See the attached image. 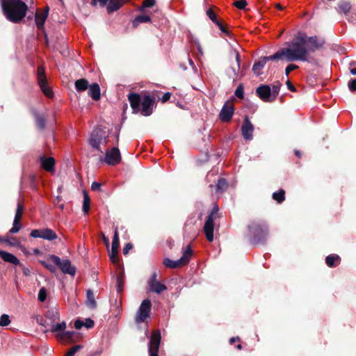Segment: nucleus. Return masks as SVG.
Instances as JSON below:
<instances>
[{"instance_id":"obj_50","label":"nucleus","mask_w":356,"mask_h":356,"mask_svg":"<svg viewBox=\"0 0 356 356\" xmlns=\"http://www.w3.org/2000/svg\"><path fill=\"white\" fill-rule=\"evenodd\" d=\"M348 86L350 91H356V79H350L348 82Z\"/></svg>"},{"instance_id":"obj_3","label":"nucleus","mask_w":356,"mask_h":356,"mask_svg":"<svg viewBox=\"0 0 356 356\" xmlns=\"http://www.w3.org/2000/svg\"><path fill=\"white\" fill-rule=\"evenodd\" d=\"M225 74L233 82L241 79L245 74L241 69V57L236 49L229 52V66L225 69Z\"/></svg>"},{"instance_id":"obj_34","label":"nucleus","mask_w":356,"mask_h":356,"mask_svg":"<svg viewBox=\"0 0 356 356\" xmlns=\"http://www.w3.org/2000/svg\"><path fill=\"white\" fill-rule=\"evenodd\" d=\"M86 297H87V305L90 306L91 308H95L97 305L96 301L95 299V296L91 289H88L86 291Z\"/></svg>"},{"instance_id":"obj_6","label":"nucleus","mask_w":356,"mask_h":356,"mask_svg":"<svg viewBox=\"0 0 356 356\" xmlns=\"http://www.w3.org/2000/svg\"><path fill=\"white\" fill-rule=\"evenodd\" d=\"M191 254L192 249L190 245H187L185 250L183 251V255L180 259L177 260H172L169 258H165L163 259V264L167 268H177L188 263Z\"/></svg>"},{"instance_id":"obj_7","label":"nucleus","mask_w":356,"mask_h":356,"mask_svg":"<svg viewBox=\"0 0 356 356\" xmlns=\"http://www.w3.org/2000/svg\"><path fill=\"white\" fill-rule=\"evenodd\" d=\"M49 259L56 266L59 267L60 270L64 274H69L74 276L76 273L75 266L71 264V262L68 259L61 260L60 257L56 255L51 254L49 257Z\"/></svg>"},{"instance_id":"obj_53","label":"nucleus","mask_w":356,"mask_h":356,"mask_svg":"<svg viewBox=\"0 0 356 356\" xmlns=\"http://www.w3.org/2000/svg\"><path fill=\"white\" fill-rule=\"evenodd\" d=\"M6 243L10 246H17L18 245V241L15 238H6Z\"/></svg>"},{"instance_id":"obj_60","label":"nucleus","mask_w":356,"mask_h":356,"mask_svg":"<svg viewBox=\"0 0 356 356\" xmlns=\"http://www.w3.org/2000/svg\"><path fill=\"white\" fill-rule=\"evenodd\" d=\"M218 27L219 28V29L223 32V33H225L227 34H228V31L226 30V29L223 26L222 24L220 22V21H216V22L215 23Z\"/></svg>"},{"instance_id":"obj_13","label":"nucleus","mask_w":356,"mask_h":356,"mask_svg":"<svg viewBox=\"0 0 356 356\" xmlns=\"http://www.w3.org/2000/svg\"><path fill=\"white\" fill-rule=\"evenodd\" d=\"M270 60L289 62V44L280 49L273 55L268 56Z\"/></svg>"},{"instance_id":"obj_35","label":"nucleus","mask_w":356,"mask_h":356,"mask_svg":"<svg viewBox=\"0 0 356 356\" xmlns=\"http://www.w3.org/2000/svg\"><path fill=\"white\" fill-rule=\"evenodd\" d=\"M228 184L225 179L220 178L218 181V183L216 186V191L218 193H222L226 191L227 188Z\"/></svg>"},{"instance_id":"obj_48","label":"nucleus","mask_w":356,"mask_h":356,"mask_svg":"<svg viewBox=\"0 0 356 356\" xmlns=\"http://www.w3.org/2000/svg\"><path fill=\"white\" fill-rule=\"evenodd\" d=\"M235 95L237 97H243V87L242 84H240L235 90Z\"/></svg>"},{"instance_id":"obj_43","label":"nucleus","mask_w":356,"mask_h":356,"mask_svg":"<svg viewBox=\"0 0 356 356\" xmlns=\"http://www.w3.org/2000/svg\"><path fill=\"white\" fill-rule=\"evenodd\" d=\"M46 298H47V291L44 287H42L39 291L38 298L39 301L44 302L46 300Z\"/></svg>"},{"instance_id":"obj_25","label":"nucleus","mask_w":356,"mask_h":356,"mask_svg":"<svg viewBox=\"0 0 356 356\" xmlns=\"http://www.w3.org/2000/svg\"><path fill=\"white\" fill-rule=\"evenodd\" d=\"M0 257L5 261L18 265L19 264V259L13 254L7 252L3 250H0Z\"/></svg>"},{"instance_id":"obj_56","label":"nucleus","mask_w":356,"mask_h":356,"mask_svg":"<svg viewBox=\"0 0 356 356\" xmlns=\"http://www.w3.org/2000/svg\"><path fill=\"white\" fill-rule=\"evenodd\" d=\"M84 326L86 328H91L94 326V321L90 318H87L84 322Z\"/></svg>"},{"instance_id":"obj_27","label":"nucleus","mask_w":356,"mask_h":356,"mask_svg":"<svg viewBox=\"0 0 356 356\" xmlns=\"http://www.w3.org/2000/svg\"><path fill=\"white\" fill-rule=\"evenodd\" d=\"M33 115L35 118V124L40 130H43L45 127L46 120L44 115L38 113L36 111H33Z\"/></svg>"},{"instance_id":"obj_39","label":"nucleus","mask_w":356,"mask_h":356,"mask_svg":"<svg viewBox=\"0 0 356 356\" xmlns=\"http://www.w3.org/2000/svg\"><path fill=\"white\" fill-rule=\"evenodd\" d=\"M10 323V317L8 314H3L0 317V327L7 326Z\"/></svg>"},{"instance_id":"obj_46","label":"nucleus","mask_w":356,"mask_h":356,"mask_svg":"<svg viewBox=\"0 0 356 356\" xmlns=\"http://www.w3.org/2000/svg\"><path fill=\"white\" fill-rule=\"evenodd\" d=\"M207 15L209 19L215 24L216 21H218L216 17V15L214 13L212 9H209L207 11Z\"/></svg>"},{"instance_id":"obj_61","label":"nucleus","mask_w":356,"mask_h":356,"mask_svg":"<svg viewBox=\"0 0 356 356\" xmlns=\"http://www.w3.org/2000/svg\"><path fill=\"white\" fill-rule=\"evenodd\" d=\"M194 42H195V45H196V47H197V50H198V52H199L201 55H202V54H203V50H202V47H201V45H200V42H199V41L196 39V40H194Z\"/></svg>"},{"instance_id":"obj_30","label":"nucleus","mask_w":356,"mask_h":356,"mask_svg":"<svg viewBox=\"0 0 356 356\" xmlns=\"http://www.w3.org/2000/svg\"><path fill=\"white\" fill-rule=\"evenodd\" d=\"M351 9V6L349 1H341L337 5V10L339 13H343L345 15L348 14Z\"/></svg>"},{"instance_id":"obj_51","label":"nucleus","mask_w":356,"mask_h":356,"mask_svg":"<svg viewBox=\"0 0 356 356\" xmlns=\"http://www.w3.org/2000/svg\"><path fill=\"white\" fill-rule=\"evenodd\" d=\"M117 254H118V250H113L111 249V252L109 256H110V259L113 263L118 262Z\"/></svg>"},{"instance_id":"obj_26","label":"nucleus","mask_w":356,"mask_h":356,"mask_svg":"<svg viewBox=\"0 0 356 356\" xmlns=\"http://www.w3.org/2000/svg\"><path fill=\"white\" fill-rule=\"evenodd\" d=\"M88 95L94 100L100 99V88L97 83H92L88 87Z\"/></svg>"},{"instance_id":"obj_28","label":"nucleus","mask_w":356,"mask_h":356,"mask_svg":"<svg viewBox=\"0 0 356 356\" xmlns=\"http://www.w3.org/2000/svg\"><path fill=\"white\" fill-rule=\"evenodd\" d=\"M76 90L78 92H81L86 90L89 87L88 81L85 79H80L75 81L74 83Z\"/></svg>"},{"instance_id":"obj_5","label":"nucleus","mask_w":356,"mask_h":356,"mask_svg":"<svg viewBox=\"0 0 356 356\" xmlns=\"http://www.w3.org/2000/svg\"><path fill=\"white\" fill-rule=\"evenodd\" d=\"M108 140V134L102 129H95L90 135V144L95 149L102 152L100 145L106 144Z\"/></svg>"},{"instance_id":"obj_29","label":"nucleus","mask_w":356,"mask_h":356,"mask_svg":"<svg viewBox=\"0 0 356 356\" xmlns=\"http://www.w3.org/2000/svg\"><path fill=\"white\" fill-rule=\"evenodd\" d=\"M38 83L41 90L47 97L51 98L54 96V92L51 88L49 86L47 80L42 81Z\"/></svg>"},{"instance_id":"obj_33","label":"nucleus","mask_w":356,"mask_h":356,"mask_svg":"<svg viewBox=\"0 0 356 356\" xmlns=\"http://www.w3.org/2000/svg\"><path fill=\"white\" fill-rule=\"evenodd\" d=\"M66 327H67L66 323L65 321H63L59 323L53 324L51 325V332L55 333L56 335L57 333L64 332L65 330L66 329Z\"/></svg>"},{"instance_id":"obj_18","label":"nucleus","mask_w":356,"mask_h":356,"mask_svg":"<svg viewBox=\"0 0 356 356\" xmlns=\"http://www.w3.org/2000/svg\"><path fill=\"white\" fill-rule=\"evenodd\" d=\"M40 165L43 169L48 172L54 171L55 160L53 157L47 158L44 156H40Z\"/></svg>"},{"instance_id":"obj_42","label":"nucleus","mask_w":356,"mask_h":356,"mask_svg":"<svg viewBox=\"0 0 356 356\" xmlns=\"http://www.w3.org/2000/svg\"><path fill=\"white\" fill-rule=\"evenodd\" d=\"M123 285H124L123 276L122 275L118 276L117 280H116V286H117V291L118 293H121L122 291Z\"/></svg>"},{"instance_id":"obj_19","label":"nucleus","mask_w":356,"mask_h":356,"mask_svg":"<svg viewBox=\"0 0 356 356\" xmlns=\"http://www.w3.org/2000/svg\"><path fill=\"white\" fill-rule=\"evenodd\" d=\"M270 60L268 56L261 57L257 61H256L252 66V72L257 76L262 74V69L265 66L267 61Z\"/></svg>"},{"instance_id":"obj_21","label":"nucleus","mask_w":356,"mask_h":356,"mask_svg":"<svg viewBox=\"0 0 356 356\" xmlns=\"http://www.w3.org/2000/svg\"><path fill=\"white\" fill-rule=\"evenodd\" d=\"M76 335V332L74 331H64L60 333H57L56 338L60 341H67L69 343L74 341V336Z\"/></svg>"},{"instance_id":"obj_62","label":"nucleus","mask_w":356,"mask_h":356,"mask_svg":"<svg viewBox=\"0 0 356 356\" xmlns=\"http://www.w3.org/2000/svg\"><path fill=\"white\" fill-rule=\"evenodd\" d=\"M171 94L170 92H165L163 94L161 101L162 102H167L170 98Z\"/></svg>"},{"instance_id":"obj_37","label":"nucleus","mask_w":356,"mask_h":356,"mask_svg":"<svg viewBox=\"0 0 356 356\" xmlns=\"http://www.w3.org/2000/svg\"><path fill=\"white\" fill-rule=\"evenodd\" d=\"M118 247H119V236H118V227H115V231H114V236L113 237L111 249L113 250H118Z\"/></svg>"},{"instance_id":"obj_4","label":"nucleus","mask_w":356,"mask_h":356,"mask_svg":"<svg viewBox=\"0 0 356 356\" xmlns=\"http://www.w3.org/2000/svg\"><path fill=\"white\" fill-rule=\"evenodd\" d=\"M250 241L252 244L264 243L268 235V229L263 221H252L248 225Z\"/></svg>"},{"instance_id":"obj_58","label":"nucleus","mask_w":356,"mask_h":356,"mask_svg":"<svg viewBox=\"0 0 356 356\" xmlns=\"http://www.w3.org/2000/svg\"><path fill=\"white\" fill-rule=\"evenodd\" d=\"M84 326V322L81 320H76L74 322V327L76 329L79 330Z\"/></svg>"},{"instance_id":"obj_40","label":"nucleus","mask_w":356,"mask_h":356,"mask_svg":"<svg viewBox=\"0 0 356 356\" xmlns=\"http://www.w3.org/2000/svg\"><path fill=\"white\" fill-rule=\"evenodd\" d=\"M83 348L81 345H76L71 348L65 356H74V355Z\"/></svg>"},{"instance_id":"obj_47","label":"nucleus","mask_w":356,"mask_h":356,"mask_svg":"<svg viewBox=\"0 0 356 356\" xmlns=\"http://www.w3.org/2000/svg\"><path fill=\"white\" fill-rule=\"evenodd\" d=\"M31 236L33 238H42V229H33L31 232Z\"/></svg>"},{"instance_id":"obj_57","label":"nucleus","mask_w":356,"mask_h":356,"mask_svg":"<svg viewBox=\"0 0 356 356\" xmlns=\"http://www.w3.org/2000/svg\"><path fill=\"white\" fill-rule=\"evenodd\" d=\"M21 229V225H13V227L10 229L9 233L15 234L17 233Z\"/></svg>"},{"instance_id":"obj_20","label":"nucleus","mask_w":356,"mask_h":356,"mask_svg":"<svg viewBox=\"0 0 356 356\" xmlns=\"http://www.w3.org/2000/svg\"><path fill=\"white\" fill-rule=\"evenodd\" d=\"M49 9V7H47L43 13L35 14V21L36 26L39 29H44V24L48 16Z\"/></svg>"},{"instance_id":"obj_36","label":"nucleus","mask_w":356,"mask_h":356,"mask_svg":"<svg viewBox=\"0 0 356 356\" xmlns=\"http://www.w3.org/2000/svg\"><path fill=\"white\" fill-rule=\"evenodd\" d=\"M273 199L277 203L282 202L285 199V192L284 190L280 189L278 192L273 193Z\"/></svg>"},{"instance_id":"obj_15","label":"nucleus","mask_w":356,"mask_h":356,"mask_svg":"<svg viewBox=\"0 0 356 356\" xmlns=\"http://www.w3.org/2000/svg\"><path fill=\"white\" fill-rule=\"evenodd\" d=\"M253 131L254 126L246 116L241 126V132L243 138L247 140H251L252 139Z\"/></svg>"},{"instance_id":"obj_11","label":"nucleus","mask_w":356,"mask_h":356,"mask_svg":"<svg viewBox=\"0 0 356 356\" xmlns=\"http://www.w3.org/2000/svg\"><path fill=\"white\" fill-rule=\"evenodd\" d=\"M121 161V154L118 147L108 149L105 154L104 161L110 165H115Z\"/></svg>"},{"instance_id":"obj_44","label":"nucleus","mask_w":356,"mask_h":356,"mask_svg":"<svg viewBox=\"0 0 356 356\" xmlns=\"http://www.w3.org/2000/svg\"><path fill=\"white\" fill-rule=\"evenodd\" d=\"M280 89V83H279L274 84L273 86V87L271 88V94H272L274 99H275L276 97L277 96Z\"/></svg>"},{"instance_id":"obj_8","label":"nucleus","mask_w":356,"mask_h":356,"mask_svg":"<svg viewBox=\"0 0 356 356\" xmlns=\"http://www.w3.org/2000/svg\"><path fill=\"white\" fill-rule=\"evenodd\" d=\"M218 207H215L211 212L207 216V219L204 223V231L206 235L207 239L211 242L213 240V229H214V220L213 216L218 211Z\"/></svg>"},{"instance_id":"obj_38","label":"nucleus","mask_w":356,"mask_h":356,"mask_svg":"<svg viewBox=\"0 0 356 356\" xmlns=\"http://www.w3.org/2000/svg\"><path fill=\"white\" fill-rule=\"evenodd\" d=\"M90 209V197L85 192L83 204V211L85 214H88Z\"/></svg>"},{"instance_id":"obj_55","label":"nucleus","mask_w":356,"mask_h":356,"mask_svg":"<svg viewBox=\"0 0 356 356\" xmlns=\"http://www.w3.org/2000/svg\"><path fill=\"white\" fill-rule=\"evenodd\" d=\"M132 248H133L132 244L130 243H127L123 248V254L125 255L129 253V250H131Z\"/></svg>"},{"instance_id":"obj_12","label":"nucleus","mask_w":356,"mask_h":356,"mask_svg":"<svg viewBox=\"0 0 356 356\" xmlns=\"http://www.w3.org/2000/svg\"><path fill=\"white\" fill-rule=\"evenodd\" d=\"M257 95L264 102H271L274 98L271 94V88L268 85H261L256 90Z\"/></svg>"},{"instance_id":"obj_17","label":"nucleus","mask_w":356,"mask_h":356,"mask_svg":"<svg viewBox=\"0 0 356 356\" xmlns=\"http://www.w3.org/2000/svg\"><path fill=\"white\" fill-rule=\"evenodd\" d=\"M234 114V107L232 104L228 105L225 104L220 112V118L223 122H229Z\"/></svg>"},{"instance_id":"obj_32","label":"nucleus","mask_w":356,"mask_h":356,"mask_svg":"<svg viewBox=\"0 0 356 356\" xmlns=\"http://www.w3.org/2000/svg\"><path fill=\"white\" fill-rule=\"evenodd\" d=\"M151 21V19L147 15H140L136 16L132 22L134 27H136L140 23H146Z\"/></svg>"},{"instance_id":"obj_52","label":"nucleus","mask_w":356,"mask_h":356,"mask_svg":"<svg viewBox=\"0 0 356 356\" xmlns=\"http://www.w3.org/2000/svg\"><path fill=\"white\" fill-rule=\"evenodd\" d=\"M109 0H92L91 1V5L95 6L97 5V2L99 1V6L101 7H104L106 5H107Z\"/></svg>"},{"instance_id":"obj_16","label":"nucleus","mask_w":356,"mask_h":356,"mask_svg":"<svg viewBox=\"0 0 356 356\" xmlns=\"http://www.w3.org/2000/svg\"><path fill=\"white\" fill-rule=\"evenodd\" d=\"M128 99L134 113H138L143 99L139 94L131 92L128 95Z\"/></svg>"},{"instance_id":"obj_41","label":"nucleus","mask_w":356,"mask_h":356,"mask_svg":"<svg viewBox=\"0 0 356 356\" xmlns=\"http://www.w3.org/2000/svg\"><path fill=\"white\" fill-rule=\"evenodd\" d=\"M38 82L47 80L45 72L42 67H39L37 70Z\"/></svg>"},{"instance_id":"obj_59","label":"nucleus","mask_w":356,"mask_h":356,"mask_svg":"<svg viewBox=\"0 0 356 356\" xmlns=\"http://www.w3.org/2000/svg\"><path fill=\"white\" fill-rule=\"evenodd\" d=\"M101 188V184L97 181H94L91 185V189L92 191H99Z\"/></svg>"},{"instance_id":"obj_63","label":"nucleus","mask_w":356,"mask_h":356,"mask_svg":"<svg viewBox=\"0 0 356 356\" xmlns=\"http://www.w3.org/2000/svg\"><path fill=\"white\" fill-rule=\"evenodd\" d=\"M293 152H294V154L296 155V156H297L298 159L302 158V154H303L302 151L296 149H294Z\"/></svg>"},{"instance_id":"obj_22","label":"nucleus","mask_w":356,"mask_h":356,"mask_svg":"<svg viewBox=\"0 0 356 356\" xmlns=\"http://www.w3.org/2000/svg\"><path fill=\"white\" fill-rule=\"evenodd\" d=\"M124 3V0H109L106 10L108 13H112L119 10Z\"/></svg>"},{"instance_id":"obj_54","label":"nucleus","mask_w":356,"mask_h":356,"mask_svg":"<svg viewBox=\"0 0 356 356\" xmlns=\"http://www.w3.org/2000/svg\"><path fill=\"white\" fill-rule=\"evenodd\" d=\"M155 0H145L143 4V8H150L155 4Z\"/></svg>"},{"instance_id":"obj_24","label":"nucleus","mask_w":356,"mask_h":356,"mask_svg":"<svg viewBox=\"0 0 356 356\" xmlns=\"http://www.w3.org/2000/svg\"><path fill=\"white\" fill-rule=\"evenodd\" d=\"M341 263V257L338 254H332L325 257V264L330 268L338 266Z\"/></svg>"},{"instance_id":"obj_64","label":"nucleus","mask_w":356,"mask_h":356,"mask_svg":"<svg viewBox=\"0 0 356 356\" xmlns=\"http://www.w3.org/2000/svg\"><path fill=\"white\" fill-rule=\"evenodd\" d=\"M102 239L106 245L107 248L109 247V239L104 235V234H102Z\"/></svg>"},{"instance_id":"obj_10","label":"nucleus","mask_w":356,"mask_h":356,"mask_svg":"<svg viewBox=\"0 0 356 356\" xmlns=\"http://www.w3.org/2000/svg\"><path fill=\"white\" fill-rule=\"evenodd\" d=\"M161 339L160 331L156 330L152 333L148 348L149 356H158Z\"/></svg>"},{"instance_id":"obj_14","label":"nucleus","mask_w":356,"mask_h":356,"mask_svg":"<svg viewBox=\"0 0 356 356\" xmlns=\"http://www.w3.org/2000/svg\"><path fill=\"white\" fill-rule=\"evenodd\" d=\"M142 108L141 113L144 116H149L153 112L154 107V98L149 95L144 96V98L141 103Z\"/></svg>"},{"instance_id":"obj_45","label":"nucleus","mask_w":356,"mask_h":356,"mask_svg":"<svg viewBox=\"0 0 356 356\" xmlns=\"http://www.w3.org/2000/svg\"><path fill=\"white\" fill-rule=\"evenodd\" d=\"M234 5L238 9H244L247 6V1L245 0L236 1Z\"/></svg>"},{"instance_id":"obj_31","label":"nucleus","mask_w":356,"mask_h":356,"mask_svg":"<svg viewBox=\"0 0 356 356\" xmlns=\"http://www.w3.org/2000/svg\"><path fill=\"white\" fill-rule=\"evenodd\" d=\"M42 238L48 240V241H53L56 238H57V235L55 232H54L52 229L47 228L42 229Z\"/></svg>"},{"instance_id":"obj_1","label":"nucleus","mask_w":356,"mask_h":356,"mask_svg":"<svg viewBox=\"0 0 356 356\" xmlns=\"http://www.w3.org/2000/svg\"><path fill=\"white\" fill-rule=\"evenodd\" d=\"M324 44V39L318 36L298 37L291 42V61L300 60L316 65L317 60L310 54L321 49Z\"/></svg>"},{"instance_id":"obj_2","label":"nucleus","mask_w":356,"mask_h":356,"mask_svg":"<svg viewBox=\"0 0 356 356\" xmlns=\"http://www.w3.org/2000/svg\"><path fill=\"white\" fill-rule=\"evenodd\" d=\"M1 7L6 18L13 23L19 22L26 16L28 8L21 0H1Z\"/></svg>"},{"instance_id":"obj_49","label":"nucleus","mask_w":356,"mask_h":356,"mask_svg":"<svg viewBox=\"0 0 356 356\" xmlns=\"http://www.w3.org/2000/svg\"><path fill=\"white\" fill-rule=\"evenodd\" d=\"M42 264L51 273H54L56 270V267L53 264L47 261H42Z\"/></svg>"},{"instance_id":"obj_9","label":"nucleus","mask_w":356,"mask_h":356,"mask_svg":"<svg viewBox=\"0 0 356 356\" xmlns=\"http://www.w3.org/2000/svg\"><path fill=\"white\" fill-rule=\"evenodd\" d=\"M152 303L149 300L145 299L144 300L138 312L136 317V322L137 323H140L145 321V320L149 317V312L151 310Z\"/></svg>"},{"instance_id":"obj_23","label":"nucleus","mask_w":356,"mask_h":356,"mask_svg":"<svg viewBox=\"0 0 356 356\" xmlns=\"http://www.w3.org/2000/svg\"><path fill=\"white\" fill-rule=\"evenodd\" d=\"M149 290L156 293H161L167 289L165 284L161 283L159 281L148 282Z\"/></svg>"}]
</instances>
